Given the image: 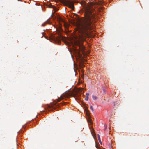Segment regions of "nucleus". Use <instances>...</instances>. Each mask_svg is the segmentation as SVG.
<instances>
[{
  "mask_svg": "<svg viewBox=\"0 0 149 149\" xmlns=\"http://www.w3.org/2000/svg\"><path fill=\"white\" fill-rule=\"evenodd\" d=\"M85 10L86 18L84 19L83 21L78 20L77 24L79 38H76L75 43L79 47V55L81 54V52L84 56L85 57V47L83 45V41L85 40L86 37H90L93 35L91 32L94 29L93 18L96 17V13H94V10Z\"/></svg>",
  "mask_w": 149,
  "mask_h": 149,
  "instance_id": "1",
  "label": "nucleus"
},
{
  "mask_svg": "<svg viewBox=\"0 0 149 149\" xmlns=\"http://www.w3.org/2000/svg\"><path fill=\"white\" fill-rule=\"evenodd\" d=\"M80 3L85 9H95L96 8L98 9H102L104 8L102 6L93 2L87 3L85 1H82Z\"/></svg>",
  "mask_w": 149,
  "mask_h": 149,
  "instance_id": "2",
  "label": "nucleus"
},
{
  "mask_svg": "<svg viewBox=\"0 0 149 149\" xmlns=\"http://www.w3.org/2000/svg\"><path fill=\"white\" fill-rule=\"evenodd\" d=\"M62 3L64 5L66 6L69 7L71 9H74V2L70 0H58Z\"/></svg>",
  "mask_w": 149,
  "mask_h": 149,
  "instance_id": "3",
  "label": "nucleus"
},
{
  "mask_svg": "<svg viewBox=\"0 0 149 149\" xmlns=\"http://www.w3.org/2000/svg\"><path fill=\"white\" fill-rule=\"evenodd\" d=\"M55 107L54 105L52 104L50 105H47L45 107V109L48 110L49 111H51L52 109H55Z\"/></svg>",
  "mask_w": 149,
  "mask_h": 149,
  "instance_id": "4",
  "label": "nucleus"
},
{
  "mask_svg": "<svg viewBox=\"0 0 149 149\" xmlns=\"http://www.w3.org/2000/svg\"><path fill=\"white\" fill-rule=\"evenodd\" d=\"M86 114L88 117L87 120L89 124L91 125L92 124V122L91 119L90 115L88 113V111H86Z\"/></svg>",
  "mask_w": 149,
  "mask_h": 149,
  "instance_id": "5",
  "label": "nucleus"
},
{
  "mask_svg": "<svg viewBox=\"0 0 149 149\" xmlns=\"http://www.w3.org/2000/svg\"><path fill=\"white\" fill-rule=\"evenodd\" d=\"M47 6L48 8H53V9H57L55 8V7L51 4H49Z\"/></svg>",
  "mask_w": 149,
  "mask_h": 149,
  "instance_id": "6",
  "label": "nucleus"
},
{
  "mask_svg": "<svg viewBox=\"0 0 149 149\" xmlns=\"http://www.w3.org/2000/svg\"><path fill=\"white\" fill-rule=\"evenodd\" d=\"M62 38V37L61 36L60 37H55L54 39L56 40L58 42H59L60 41V40Z\"/></svg>",
  "mask_w": 149,
  "mask_h": 149,
  "instance_id": "7",
  "label": "nucleus"
},
{
  "mask_svg": "<svg viewBox=\"0 0 149 149\" xmlns=\"http://www.w3.org/2000/svg\"><path fill=\"white\" fill-rule=\"evenodd\" d=\"M58 20L59 22H64L63 20L60 17H59L58 18Z\"/></svg>",
  "mask_w": 149,
  "mask_h": 149,
  "instance_id": "8",
  "label": "nucleus"
},
{
  "mask_svg": "<svg viewBox=\"0 0 149 149\" xmlns=\"http://www.w3.org/2000/svg\"><path fill=\"white\" fill-rule=\"evenodd\" d=\"M63 99L62 96H61L60 98L59 99H58V100H57V102H59L60 100H62V99Z\"/></svg>",
  "mask_w": 149,
  "mask_h": 149,
  "instance_id": "9",
  "label": "nucleus"
},
{
  "mask_svg": "<svg viewBox=\"0 0 149 149\" xmlns=\"http://www.w3.org/2000/svg\"><path fill=\"white\" fill-rule=\"evenodd\" d=\"M92 97L94 100H96L97 99V97L96 96L94 95H93L92 96Z\"/></svg>",
  "mask_w": 149,
  "mask_h": 149,
  "instance_id": "10",
  "label": "nucleus"
},
{
  "mask_svg": "<svg viewBox=\"0 0 149 149\" xmlns=\"http://www.w3.org/2000/svg\"><path fill=\"white\" fill-rule=\"evenodd\" d=\"M65 97H67L69 96V95L68 94H64L63 95Z\"/></svg>",
  "mask_w": 149,
  "mask_h": 149,
  "instance_id": "11",
  "label": "nucleus"
},
{
  "mask_svg": "<svg viewBox=\"0 0 149 149\" xmlns=\"http://www.w3.org/2000/svg\"><path fill=\"white\" fill-rule=\"evenodd\" d=\"M103 91L104 93H105L106 91V90L105 88H103Z\"/></svg>",
  "mask_w": 149,
  "mask_h": 149,
  "instance_id": "12",
  "label": "nucleus"
},
{
  "mask_svg": "<svg viewBox=\"0 0 149 149\" xmlns=\"http://www.w3.org/2000/svg\"><path fill=\"white\" fill-rule=\"evenodd\" d=\"M90 109L92 110V111H93V107L91 106L90 107Z\"/></svg>",
  "mask_w": 149,
  "mask_h": 149,
  "instance_id": "13",
  "label": "nucleus"
},
{
  "mask_svg": "<svg viewBox=\"0 0 149 149\" xmlns=\"http://www.w3.org/2000/svg\"><path fill=\"white\" fill-rule=\"evenodd\" d=\"M81 67L82 68H83L84 67V65L83 64H81Z\"/></svg>",
  "mask_w": 149,
  "mask_h": 149,
  "instance_id": "14",
  "label": "nucleus"
},
{
  "mask_svg": "<svg viewBox=\"0 0 149 149\" xmlns=\"http://www.w3.org/2000/svg\"><path fill=\"white\" fill-rule=\"evenodd\" d=\"M88 97H86L85 98V99L86 100H88Z\"/></svg>",
  "mask_w": 149,
  "mask_h": 149,
  "instance_id": "15",
  "label": "nucleus"
},
{
  "mask_svg": "<svg viewBox=\"0 0 149 149\" xmlns=\"http://www.w3.org/2000/svg\"><path fill=\"white\" fill-rule=\"evenodd\" d=\"M89 95V94L88 93H86V97H88Z\"/></svg>",
  "mask_w": 149,
  "mask_h": 149,
  "instance_id": "16",
  "label": "nucleus"
},
{
  "mask_svg": "<svg viewBox=\"0 0 149 149\" xmlns=\"http://www.w3.org/2000/svg\"><path fill=\"white\" fill-rule=\"evenodd\" d=\"M76 94H74L73 95V96L74 97H75L76 96Z\"/></svg>",
  "mask_w": 149,
  "mask_h": 149,
  "instance_id": "17",
  "label": "nucleus"
},
{
  "mask_svg": "<svg viewBox=\"0 0 149 149\" xmlns=\"http://www.w3.org/2000/svg\"><path fill=\"white\" fill-rule=\"evenodd\" d=\"M45 23L42 24V25L43 26H45Z\"/></svg>",
  "mask_w": 149,
  "mask_h": 149,
  "instance_id": "18",
  "label": "nucleus"
},
{
  "mask_svg": "<svg viewBox=\"0 0 149 149\" xmlns=\"http://www.w3.org/2000/svg\"><path fill=\"white\" fill-rule=\"evenodd\" d=\"M96 148H97L98 147H97V144H96Z\"/></svg>",
  "mask_w": 149,
  "mask_h": 149,
  "instance_id": "19",
  "label": "nucleus"
},
{
  "mask_svg": "<svg viewBox=\"0 0 149 149\" xmlns=\"http://www.w3.org/2000/svg\"><path fill=\"white\" fill-rule=\"evenodd\" d=\"M99 142H100V143H101V141H100V140H99Z\"/></svg>",
  "mask_w": 149,
  "mask_h": 149,
  "instance_id": "20",
  "label": "nucleus"
},
{
  "mask_svg": "<svg viewBox=\"0 0 149 149\" xmlns=\"http://www.w3.org/2000/svg\"><path fill=\"white\" fill-rule=\"evenodd\" d=\"M18 1H22L21 0H18Z\"/></svg>",
  "mask_w": 149,
  "mask_h": 149,
  "instance_id": "21",
  "label": "nucleus"
},
{
  "mask_svg": "<svg viewBox=\"0 0 149 149\" xmlns=\"http://www.w3.org/2000/svg\"><path fill=\"white\" fill-rule=\"evenodd\" d=\"M63 104H64V105H65V102H64V103H63Z\"/></svg>",
  "mask_w": 149,
  "mask_h": 149,
  "instance_id": "22",
  "label": "nucleus"
},
{
  "mask_svg": "<svg viewBox=\"0 0 149 149\" xmlns=\"http://www.w3.org/2000/svg\"><path fill=\"white\" fill-rule=\"evenodd\" d=\"M53 12H52V15H53Z\"/></svg>",
  "mask_w": 149,
  "mask_h": 149,
  "instance_id": "23",
  "label": "nucleus"
},
{
  "mask_svg": "<svg viewBox=\"0 0 149 149\" xmlns=\"http://www.w3.org/2000/svg\"><path fill=\"white\" fill-rule=\"evenodd\" d=\"M64 25H65V23L64 22Z\"/></svg>",
  "mask_w": 149,
  "mask_h": 149,
  "instance_id": "24",
  "label": "nucleus"
},
{
  "mask_svg": "<svg viewBox=\"0 0 149 149\" xmlns=\"http://www.w3.org/2000/svg\"><path fill=\"white\" fill-rule=\"evenodd\" d=\"M65 10H66V8H65Z\"/></svg>",
  "mask_w": 149,
  "mask_h": 149,
  "instance_id": "25",
  "label": "nucleus"
}]
</instances>
